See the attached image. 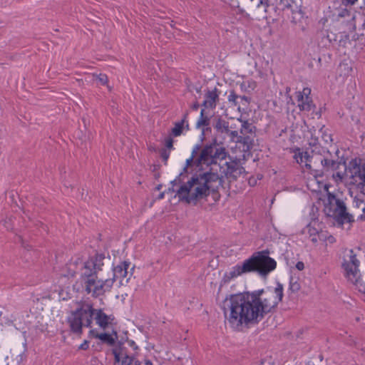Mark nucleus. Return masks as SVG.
<instances>
[{"mask_svg": "<svg viewBox=\"0 0 365 365\" xmlns=\"http://www.w3.org/2000/svg\"><path fill=\"white\" fill-rule=\"evenodd\" d=\"M229 161L220 160L216 168H210L208 170H200L192 175L186 183L177 190V195L182 201L187 203L202 200L217 192L222 186L226 178L230 182L237 179L245 170L238 160H232L227 154Z\"/></svg>", "mask_w": 365, "mask_h": 365, "instance_id": "1", "label": "nucleus"}, {"mask_svg": "<svg viewBox=\"0 0 365 365\" xmlns=\"http://www.w3.org/2000/svg\"><path fill=\"white\" fill-rule=\"evenodd\" d=\"M250 292L231 294L222 302V309L225 321L235 330L258 324V309L254 304Z\"/></svg>", "mask_w": 365, "mask_h": 365, "instance_id": "2", "label": "nucleus"}, {"mask_svg": "<svg viewBox=\"0 0 365 365\" xmlns=\"http://www.w3.org/2000/svg\"><path fill=\"white\" fill-rule=\"evenodd\" d=\"M93 319L99 327L106 329L113 323L115 317L113 314H106L102 309L93 308L91 304L83 303L76 310L71 312L66 322L71 333L81 335L83 327H92Z\"/></svg>", "mask_w": 365, "mask_h": 365, "instance_id": "3", "label": "nucleus"}, {"mask_svg": "<svg viewBox=\"0 0 365 365\" xmlns=\"http://www.w3.org/2000/svg\"><path fill=\"white\" fill-rule=\"evenodd\" d=\"M269 254L268 249L254 252L242 264H237L229 272L225 274L226 281L249 272H257L262 277L267 276L277 267L276 261L269 256Z\"/></svg>", "mask_w": 365, "mask_h": 365, "instance_id": "4", "label": "nucleus"}, {"mask_svg": "<svg viewBox=\"0 0 365 365\" xmlns=\"http://www.w3.org/2000/svg\"><path fill=\"white\" fill-rule=\"evenodd\" d=\"M80 279L82 287L87 294L94 298L103 296L112 289V281L110 279H98V272L93 267L92 261L80 262Z\"/></svg>", "mask_w": 365, "mask_h": 365, "instance_id": "5", "label": "nucleus"}, {"mask_svg": "<svg viewBox=\"0 0 365 365\" xmlns=\"http://www.w3.org/2000/svg\"><path fill=\"white\" fill-rule=\"evenodd\" d=\"M250 295L258 309V317L261 321L267 314L276 312L284 296L283 285L278 282L274 288L267 287L266 289L255 290L250 292Z\"/></svg>", "mask_w": 365, "mask_h": 365, "instance_id": "6", "label": "nucleus"}, {"mask_svg": "<svg viewBox=\"0 0 365 365\" xmlns=\"http://www.w3.org/2000/svg\"><path fill=\"white\" fill-rule=\"evenodd\" d=\"M324 212L340 227L346 223L354 222V216L347 211L345 202L331 192L327 194V201L324 204Z\"/></svg>", "mask_w": 365, "mask_h": 365, "instance_id": "7", "label": "nucleus"}, {"mask_svg": "<svg viewBox=\"0 0 365 365\" xmlns=\"http://www.w3.org/2000/svg\"><path fill=\"white\" fill-rule=\"evenodd\" d=\"M227 157V152L224 147L215 143L207 145L202 150L200 156L195 159L197 167L206 165L210 168H216L220 160H225Z\"/></svg>", "mask_w": 365, "mask_h": 365, "instance_id": "8", "label": "nucleus"}, {"mask_svg": "<svg viewBox=\"0 0 365 365\" xmlns=\"http://www.w3.org/2000/svg\"><path fill=\"white\" fill-rule=\"evenodd\" d=\"M311 95V88L305 87L302 91L296 92V98L297 101V107L300 111L310 112L312 111V118L315 116L320 118L322 116V108L316 110V105L314 103Z\"/></svg>", "mask_w": 365, "mask_h": 365, "instance_id": "9", "label": "nucleus"}, {"mask_svg": "<svg viewBox=\"0 0 365 365\" xmlns=\"http://www.w3.org/2000/svg\"><path fill=\"white\" fill-rule=\"evenodd\" d=\"M339 151L337 149L335 152V155H333L330 152L329 155L323 156L321 164L322 168H319L320 170L317 174V178H322L324 175L328 176L330 175L334 177V171L337 170L341 165V162L339 160Z\"/></svg>", "mask_w": 365, "mask_h": 365, "instance_id": "10", "label": "nucleus"}, {"mask_svg": "<svg viewBox=\"0 0 365 365\" xmlns=\"http://www.w3.org/2000/svg\"><path fill=\"white\" fill-rule=\"evenodd\" d=\"M351 253L350 261H345L342 264V267L344 269L346 276L354 284H357L361 280V274L359 269L360 262L356 258V255L353 254V250H351Z\"/></svg>", "mask_w": 365, "mask_h": 365, "instance_id": "11", "label": "nucleus"}, {"mask_svg": "<svg viewBox=\"0 0 365 365\" xmlns=\"http://www.w3.org/2000/svg\"><path fill=\"white\" fill-rule=\"evenodd\" d=\"M130 264H131L129 261H123L121 262L119 264L113 266V277L108 279L112 281V287L117 279H119L120 285H124L129 282L130 277L128 276L129 273L128 269L130 267Z\"/></svg>", "mask_w": 365, "mask_h": 365, "instance_id": "12", "label": "nucleus"}, {"mask_svg": "<svg viewBox=\"0 0 365 365\" xmlns=\"http://www.w3.org/2000/svg\"><path fill=\"white\" fill-rule=\"evenodd\" d=\"M323 156L322 155H310L309 152H305V167L315 178L320 170L319 168H322L321 164Z\"/></svg>", "mask_w": 365, "mask_h": 365, "instance_id": "13", "label": "nucleus"}, {"mask_svg": "<svg viewBox=\"0 0 365 365\" xmlns=\"http://www.w3.org/2000/svg\"><path fill=\"white\" fill-rule=\"evenodd\" d=\"M337 34L330 31L329 29H322L317 33L319 44L322 47H329L337 43Z\"/></svg>", "mask_w": 365, "mask_h": 365, "instance_id": "14", "label": "nucleus"}, {"mask_svg": "<svg viewBox=\"0 0 365 365\" xmlns=\"http://www.w3.org/2000/svg\"><path fill=\"white\" fill-rule=\"evenodd\" d=\"M219 100L218 90L215 88L213 90H207L205 93V100L202 106L206 108L214 109L216 108L217 101Z\"/></svg>", "mask_w": 365, "mask_h": 365, "instance_id": "15", "label": "nucleus"}, {"mask_svg": "<svg viewBox=\"0 0 365 365\" xmlns=\"http://www.w3.org/2000/svg\"><path fill=\"white\" fill-rule=\"evenodd\" d=\"M111 351L114 356L115 363H120L122 357L130 356L133 354L128 351L125 343L122 341H118L114 347H113Z\"/></svg>", "mask_w": 365, "mask_h": 365, "instance_id": "16", "label": "nucleus"}, {"mask_svg": "<svg viewBox=\"0 0 365 365\" xmlns=\"http://www.w3.org/2000/svg\"><path fill=\"white\" fill-rule=\"evenodd\" d=\"M189 115V111L187 110L182 118L181 120L175 122L174 124V127L172 128L171 134L175 136L178 137L180 136L182 133L183 129H185L187 130H190L189 123L187 120V117Z\"/></svg>", "mask_w": 365, "mask_h": 365, "instance_id": "17", "label": "nucleus"}, {"mask_svg": "<svg viewBox=\"0 0 365 365\" xmlns=\"http://www.w3.org/2000/svg\"><path fill=\"white\" fill-rule=\"evenodd\" d=\"M213 128L216 130L217 135H221L223 138L230 132L229 122L222 119L221 117H217L215 119Z\"/></svg>", "mask_w": 365, "mask_h": 365, "instance_id": "18", "label": "nucleus"}, {"mask_svg": "<svg viewBox=\"0 0 365 365\" xmlns=\"http://www.w3.org/2000/svg\"><path fill=\"white\" fill-rule=\"evenodd\" d=\"M90 334H92L94 338L100 339L103 343L106 344L108 346L114 347L116 344L115 339L110 334L106 332L97 333L93 329L90 331Z\"/></svg>", "mask_w": 365, "mask_h": 365, "instance_id": "19", "label": "nucleus"}, {"mask_svg": "<svg viewBox=\"0 0 365 365\" xmlns=\"http://www.w3.org/2000/svg\"><path fill=\"white\" fill-rule=\"evenodd\" d=\"M242 123L240 128V135H255L256 127L247 120H242L240 118L238 119Z\"/></svg>", "mask_w": 365, "mask_h": 365, "instance_id": "20", "label": "nucleus"}, {"mask_svg": "<svg viewBox=\"0 0 365 365\" xmlns=\"http://www.w3.org/2000/svg\"><path fill=\"white\" fill-rule=\"evenodd\" d=\"M337 1L341 2V5L344 7L339 9L335 14L339 18L354 19V14L351 8L353 5H345L342 3L341 0H338Z\"/></svg>", "mask_w": 365, "mask_h": 365, "instance_id": "21", "label": "nucleus"}, {"mask_svg": "<svg viewBox=\"0 0 365 365\" xmlns=\"http://www.w3.org/2000/svg\"><path fill=\"white\" fill-rule=\"evenodd\" d=\"M80 262H83V260L81 258L77 257L76 259H72L67 264L68 274L71 277H75L76 274H78L80 271Z\"/></svg>", "mask_w": 365, "mask_h": 365, "instance_id": "22", "label": "nucleus"}, {"mask_svg": "<svg viewBox=\"0 0 365 365\" xmlns=\"http://www.w3.org/2000/svg\"><path fill=\"white\" fill-rule=\"evenodd\" d=\"M106 257L104 254L97 253L94 256L89 257L88 261L93 262V267L98 272L99 271L102 270V267L104 264L103 260Z\"/></svg>", "mask_w": 365, "mask_h": 365, "instance_id": "23", "label": "nucleus"}, {"mask_svg": "<svg viewBox=\"0 0 365 365\" xmlns=\"http://www.w3.org/2000/svg\"><path fill=\"white\" fill-rule=\"evenodd\" d=\"M255 138V135H240V140H237V143L243 144L244 150L248 151L253 147Z\"/></svg>", "mask_w": 365, "mask_h": 365, "instance_id": "24", "label": "nucleus"}, {"mask_svg": "<svg viewBox=\"0 0 365 365\" xmlns=\"http://www.w3.org/2000/svg\"><path fill=\"white\" fill-rule=\"evenodd\" d=\"M279 6L282 10L290 9L292 14L298 11V5L296 0H280Z\"/></svg>", "mask_w": 365, "mask_h": 365, "instance_id": "25", "label": "nucleus"}, {"mask_svg": "<svg viewBox=\"0 0 365 365\" xmlns=\"http://www.w3.org/2000/svg\"><path fill=\"white\" fill-rule=\"evenodd\" d=\"M252 6L256 7L259 11L267 12L269 8L268 0H250Z\"/></svg>", "mask_w": 365, "mask_h": 365, "instance_id": "26", "label": "nucleus"}, {"mask_svg": "<svg viewBox=\"0 0 365 365\" xmlns=\"http://www.w3.org/2000/svg\"><path fill=\"white\" fill-rule=\"evenodd\" d=\"M329 153L330 151L328 149L321 146L320 145H315L314 147L311 149V152L309 153L310 155H329Z\"/></svg>", "mask_w": 365, "mask_h": 365, "instance_id": "27", "label": "nucleus"}, {"mask_svg": "<svg viewBox=\"0 0 365 365\" xmlns=\"http://www.w3.org/2000/svg\"><path fill=\"white\" fill-rule=\"evenodd\" d=\"M204 113H205V110L202 109L200 111V116L196 123L197 128H200L201 126L209 125L210 119L207 116L205 115Z\"/></svg>", "mask_w": 365, "mask_h": 365, "instance_id": "28", "label": "nucleus"}, {"mask_svg": "<svg viewBox=\"0 0 365 365\" xmlns=\"http://www.w3.org/2000/svg\"><path fill=\"white\" fill-rule=\"evenodd\" d=\"M305 232H307L310 237H312V242H317V235L318 233V231L317 230L316 228L312 227L310 225H307V227L305 228Z\"/></svg>", "mask_w": 365, "mask_h": 365, "instance_id": "29", "label": "nucleus"}, {"mask_svg": "<svg viewBox=\"0 0 365 365\" xmlns=\"http://www.w3.org/2000/svg\"><path fill=\"white\" fill-rule=\"evenodd\" d=\"M239 98V96L236 94L234 90H231L230 94L228 96V101L232 104L234 106H237L238 105L237 99Z\"/></svg>", "mask_w": 365, "mask_h": 365, "instance_id": "30", "label": "nucleus"}, {"mask_svg": "<svg viewBox=\"0 0 365 365\" xmlns=\"http://www.w3.org/2000/svg\"><path fill=\"white\" fill-rule=\"evenodd\" d=\"M134 361V354L130 356L122 357L120 364V365H132Z\"/></svg>", "mask_w": 365, "mask_h": 365, "instance_id": "31", "label": "nucleus"}, {"mask_svg": "<svg viewBox=\"0 0 365 365\" xmlns=\"http://www.w3.org/2000/svg\"><path fill=\"white\" fill-rule=\"evenodd\" d=\"M298 153L294 155V158L298 163L305 162V152H301L299 148H297Z\"/></svg>", "mask_w": 365, "mask_h": 365, "instance_id": "32", "label": "nucleus"}, {"mask_svg": "<svg viewBox=\"0 0 365 365\" xmlns=\"http://www.w3.org/2000/svg\"><path fill=\"white\" fill-rule=\"evenodd\" d=\"M226 136H229L230 140L233 142L237 143V140H240V135L237 130H230V132L226 135Z\"/></svg>", "mask_w": 365, "mask_h": 365, "instance_id": "33", "label": "nucleus"}, {"mask_svg": "<svg viewBox=\"0 0 365 365\" xmlns=\"http://www.w3.org/2000/svg\"><path fill=\"white\" fill-rule=\"evenodd\" d=\"M289 289L292 292H298L300 289V284L298 283L297 281L293 282V279L292 278L289 283Z\"/></svg>", "mask_w": 365, "mask_h": 365, "instance_id": "34", "label": "nucleus"}, {"mask_svg": "<svg viewBox=\"0 0 365 365\" xmlns=\"http://www.w3.org/2000/svg\"><path fill=\"white\" fill-rule=\"evenodd\" d=\"M359 177L365 182V163L358 168Z\"/></svg>", "mask_w": 365, "mask_h": 365, "instance_id": "35", "label": "nucleus"}, {"mask_svg": "<svg viewBox=\"0 0 365 365\" xmlns=\"http://www.w3.org/2000/svg\"><path fill=\"white\" fill-rule=\"evenodd\" d=\"M239 98L240 99L242 104L245 107H247V106L250 104V98L246 96H239Z\"/></svg>", "mask_w": 365, "mask_h": 365, "instance_id": "36", "label": "nucleus"}, {"mask_svg": "<svg viewBox=\"0 0 365 365\" xmlns=\"http://www.w3.org/2000/svg\"><path fill=\"white\" fill-rule=\"evenodd\" d=\"M170 153L167 151L165 149H163L160 152V157L165 162V164L166 165L168 159L169 158Z\"/></svg>", "mask_w": 365, "mask_h": 365, "instance_id": "37", "label": "nucleus"}, {"mask_svg": "<svg viewBox=\"0 0 365 365\" xmlns=\"http://www.w3.org/2000/svg\"><path fill=\"white\" fill-rule=\"evenodd\" d=\"M98 81L102 85H105L108 82V76L106 74L101 73L98 77Z\"/></svg>", "mask_w": 365, "mask_h": 365, "instance_id": "38", "label": "nucleus"}, {"mask_svg": "<svg viewBox=\"0 0 365 365\" xmlns=\"http://www.w3.org/2000/svg\"><path fill=\"white\" fill-rule=\"evenodd\" d=\"M200 148H201L200 145H199V144L195 145L192 149L191 158H192L194 159L195 158V156L197 155Z\"/></svg>", "mask_w": 365, "mask_h": 365, "instance_id": "39", "label": "nucleus"}, {"mask_svg": "<svg viewBox=\"0 0 365 365\" xmlns=\"http://www.w3.org/2000/svg\"><path fill=\"white\" fill-rule=\"evenodd\" d=\"M165 144L167 148L171 149L173 147V140L170 137L165 139Z\"/></svg>", "mask_w": 365, "mask_h": 365, "instance_id": "40", "label": "nucleus"}, {"mask_svg": "<svg viewBox=\"0 0 365 365\" xmlns=\"http://www.w3.org/2000/svg\"><path fill=\"white\" fill-rule=\"evenodd\" d=\"M127 343L132 348V349L134 351H136L137 350H138V345L135 344V342L134 341H133V340H128Z\"/></svg>", "mask_w": 365, "mask_h": 365, "instance_id": "41", "label": "nucleus"}, {"mask_svg": "<svg viewBox=\"0 0 365 365\" xmlns=\"http://www.w3.org/2000/svg\"><path fill=\"white\" fill-rule=\"evenodd\" d=\"M193 163H195L196 164L195 160H194V159L190 157V158L187 159L186 160V166L184 168V170L187 172V168L189 166L192 165V164Z\"/></svg>", "mask_w": 365, "mask_h": 365, "instance_id": "42", "label": "nucleus"}, {"mask_svg": "<svg viewBox=\"0 0 365 365\" xmlns=\"http://www.w3.org/2000/svg\"><path fill=\"white\" fill-rule=\"evenodd\" d=\"M89 347V342L87 340H85L79 346L80 349L87 350Z\"/></svg>", "mask_w": 365, "mask_h": 365, "instance_id": "43", "label": "nucleus"}, {"mask_svg": "<svg viewBox=\"0 0 365 365\" xmlns=\"http://www.w3.org/2000/svg\"><path fill=\"white\" fill-rule=\"evenodd\" d=\"M182 176H183V173H180L179 175L176 178V179L171 181V184L175 185H176L177 181H178V182H181L183 180L181 178Z\"/></svg>", "mask_w": 365, "mask_h": 365, "instance_id": "44", "label": "nucleus"}, {"mask_svg": "<svg viewBox=\"0 0 365 365\" xmlns=\"http://www.w3.org/2000/svg\"><path fill=\"white\" fill-rule=\"evenodd\" d=\"M309 144L311 146V149L313 148L315 145H320L319 143V142H318V139L317 138H312V139L310 140Z\"/></svg>", "mask_w": 365, "mask_h": 365, "instance_id": "45", "label": "nucleus"}, {"mask_svg": "<svg viewBox=\"0 0 365 365\" xmlns=\"http://www.w3.org/2000/svg\"><path fill=\"white\" fill-rule=\"evenodd\" d=\"M295 267L298 270L302 271V270H303L304 269V264L303 262H301V261L297 262L296 265H295Z\"/></svg>", "mask_w": 365, "mask_h": 365, "instance_id": "46", "label": "nucleus"}, {"mask_svg": "<svg viewBox=\"0 0 365 365\" xmlns=\"http://www.w3.org/2000/svg\"><path fill=\"white\" fill-rule=\"evenodd\" d=\"M134 365H143V362L139 361L138 359H135V354H134V361L133 363Z\"/></svg>", "mask_w": 365, "mask_h": 365, "instance_id": "47", "label": "nucleus"}, {"mask_svg": "<svg viewBox=\"0 0 365 365\" xmlns=\"http://www.w3.org/2000/svg\"><path fill=\"white\" fill-rule=\"evenodd\" d=\"M323 138L326 143H328L329 141H332L331 137L330 135H324L323 136Z\"/></svg>", "mask_w": 365, "mask_h": 365, "instance_id": "48", "label": "nucleus"}, {"mask_svg": "<svg viewBox=\"0 0 365 365\" xmlns=\"http://www.w3.org/2000/svg\"><path fill=\"white\" fill-rule=\"evenodd\" d=\"M200 107V105L198 103V102H195L192 106V109L194 110H197Z\"/></svg>", "mask_w": 365, "mask_h": 365, "instance_id": "49", "label": "nucleus"}, {"mask_svg": "<svg viewBox=\"0 0 365 365\" xmlns=\"http://www.w3.org/2000/svg\"><path fill=\"white\" fill-rule=\"evenodd\" d=\"M358 220L365 221V213L364 212H363V214L360 215L358 217Z\"/></svg>", "mask_w": 365, "mask_h": 365, "instance_id": "50", "label": "nucleus"}, {"mask_svg": "<svg viewBox=\"0 0 365 365\" xmlns=\"http://www.w3.org/2000/svg\"><path fill=\"white\" fill-rule=\"evenodd\" d=\"M143 365H153L150 360L145 359L143 361Z\"/></svg>", "mask_w": 365, "mask_h": 365, "instance_id": "51", "label": "nucleus"}, {"mask_svg": "<svg viewBox=\"0 0 365 365\" xmlns=\"http://www.w3.org/2000/svg\"><path fill=\"white\" fill-rule=\"evenodd\" d=\"M135 269V266H133L130 269V271L128 270L129 273H128V277H131L133 274V270Z\"/></svg>", "mask_w": 365, "mask_h": 365, "instance_id": "52", "label": "nucleus"}, {"mask_svg": "<svg viewBox=\"0 0 365 365\" xmlns=\"http://www.w3.org/2000/svg\"><path fill=\"white\" fill-rule=\"evenodd\" d=\"M365 202H364V200H360V201H357L356 202V206L357 207H359L361 205H364Z\"/></svg>", "mask_w": 365, "mask_h": 365, "instance_id": "53", "label": "nucleus"}, {"mask_svg": "<svg viewBox=\"0 0 365 365\" xmlns=\"http://www.w3.org/2000/svg\"><path fill=\"white\" fill-rule=\"evenodd\" d=\"M113 335H114V336H115V337H114V338H115V340H116V339H118V333H117V331H115V330H113Z\"/></svg>", "mask_w": 365, "mask_h": 365, "instance_id": "54", "label": "nucleus"}, {"mask_svg": "<svg viewBox=\"0 0 365 365\" xmlns=\"http://www.w3.org/2000/svg\"><path fill=\"white\" fill-rule=\"evenodd\" d=\"M195 91L197 93H200L201 92V87L195 88Z\"/></svg>", "mask_w": 365, "mask_h": 365, "instance_id": "55", "label": "nucleus"}, {"mask_svg": "<svg viewBox=\"0 0 365 365\" xmlns=\"http://www.w3.org/2000/svg\"><path fill=\"white\" fill-rule=\"evenodd\" d=\"M164 197V192H162L159 195L158 199H163Z\"/></svg>", "mask_w": 365, "mask_h": 365, "instance_id": "56", "label": "nucleus"}, {"mask_svg": "<svg viewBox=\"0 0 365 365\" xmlns=\"http://www.w3.org/2000/svg\"><path fill=\"white\" fill-rule=\"evenodd\" d=\"M362 28L365 30V19H364V23L362 24Z\"/></svg>", "mask_w": 365, "mask_h": 365, "instance_id": "57", "label": "nucleus"}, {"mask_svg": "<svg viewBox=\"0 0 365 365\" xmlns=\"http://www.w3.org/2000/svg\"><path fill=\"white\" fill-rule=\"evenodd\" d=\"M336 175H337L338 177H339L340 178H341V175H340V173H339V172H337V173H336Z\"/></svg>", "mask_w": 365, "mask_h": 365, "instance_id": "58", "label": "nucleus"}, {"mask_svg": "<svg viewBox=\"0 0 365 365\" xmlns=\"http://www.w3.org/2000/svg\"><path fill=\"white\" fill-rule=\"evenodd\" d=\"M22 245L24 247V248H28V247L26 245H24V242L22 241Z\"/></svg>", "mask_w": 365, "mask_h": 365, "instance_id": "59", "label": "nucleus"}, {"mask_svg": "<svg viewBox=\"0 0 365 365\" xmlns=\"http://www.w3.org/2000/svg\"><path fill=\"white\" fill-rule=\"evenodd\" d=\"M363 1H364V6H361V9H362V8H365V0H363Z\"/></svg>", "mask_w": 365, "mask_h": 365, "instance_id": "60", "label": "nucleus"}, {"mask_svg": "<svg viewBox=\"0 0 365 365\" xmlns=\"http://www.w3.org/2000/svg\"><path fill=\"white\" fill-rule=\"evenodd\" d=\"M362 211H363V212L365 213V204H364V206L362 207Z\"/></svg>", "mask_w": 365, "mask_h": 365, "instance_id": "61", "label": "nucleus"}, {"mask_svg": "<svg viewBox=\"0 0 365 365\" xmlns=\"http://www.w3.org/2000/svg\"><path fill=\"white\" fill-rule=\"evenodd\" d=\"M160 188H161V185H159L157 187V190H160Z\"/></svg>", "mask_w": 365, "mask_h": 365, "instance_id": "62", "label": "nucleus"}, {"mask_svg": "<svg viewBox=\"0 0 365 365\" xmlns=\"http://www.w3.org/2000/svg\"><path fill=\"white\" fill-rule=\"evenodd\" d=\"M236 128V126H232V125H230V128H231V129H232V128Z\"/></svg>", "mask_w": 365, "mask_h": 365, "instance_id": "63", "label": "nucleus"}, {"mask_svg": "<svg viewBox=\"0 0 365 365\" xmlns=\"http://www.w3.org/2000/svg\"><path fill=\"white\" fill-rule=\"evenodd\" d=\"M298 14H299V16H302V14H301V12H300V10L298 11Z\"/></svg>", "mask_w": 365, "mask_h": 365, "instance_id": "64", "label": "nucleus"}]
</instances>
